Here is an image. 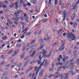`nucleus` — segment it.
Masks as SVG:
<instances>
[{
    "instance_id": "1",
    "label": "nucleus",
    "mask_w": 79,
    "mask_h": 79,
    "mask_svg": "<svg viewBox=\"0 0 79 79\" xmlns=\"http://www.w3.org/2000/svg\"><path fill=\"white\" fill-rule=\"evenodd\" d=\"M67 39L69 41L74 40H75V36L71 33H68L67 35Z\"/></svg>"
},
{
    "instance_id": "2",
    "label": "nucleus",
    "mask_w": 79,
    "mask_h": 79,
    "mask_svg": "<svg viewBox=\"0 0 79 79\" xmlns=\"http://www.w3.org/2000/svg\"><path fill=\"white\" fill-rule=\"evenodd\" d=\"M64 45H65V43H63L62 44L59 49V50H60L61 51L64 50Z\"/></svg>"
},
{
    "instance_id": "3",
    "label": "nucleus",
    "mask_w": 79,
    "mask_h": 79,
    "mask_svg": "<svg viewBox=\"0 0 79 79\" xmlns=\"http://www.w3.org/2000/svg\"><path fill=\"white\" fill-rule=\"evenodd\" d=\"M68 58H69V56H63V59L62 60L63 62L64 63L65 61H66V60H68Z\"/></svg>"
},
{
    "instance_id": "4",
    "label": "nucleus",
    "mask_w": 79,
    "mask_h": 79,
    "mask_svg": "<svg viewBox=\"0 0 79 79\" xmlns=\"http://www.w3.org/2000/svg\"><path fill=\"white\" fill-rule=\"evenodd\" d=\"M15 9H17L18 8V5L19 4V1H17L15 3Z\"/></svg>"
},
{
    "instance_id": "5",
    "label": "nucleus",
    "mask_w": 79,
    "mask_h": 79,
    "mask_svg": "<svg viewBox=\"0 0 79 79\" xmlns=\"http://www.w3.org/2000/svg\"><path fill=\"white\" fill-rule=\"evenodd\" d=\"M52 49H51V50L50 53L48 54V55L46 56V57L47 58H50V56L52 55Z\"/></svg>"
},
{
    "instance_id": "6",
    "label": "nucleus",
    "mask_w": 79,
    "mask_h": 79,
    "mask_svg": "<svg viewBox=\"0 0 79 79\" xmlns=\"http://www.w3.org/2000/svg\"><path fill=\"white\" fill-rule=\"evenodd\" d=\"M64 77L65 79H68V74H66V73H64Z\"/></svg>"
},
{
    "instance_id": "7",
    "label": "nucleus",
    "mask_w": 79,
    "mask_h": 79,
    "mask_svg": "<svg viewBox=\"0 0 79 79\" xmlns=\"http://www.w3.org/2000/svg\"><path fill=\"white\" fill-rule=\"evenodd\" d=\"M33 68H34V67L33 66H31V67H30L29 68V69H28L27 70V71L26 73H27L28 72L30 71H31V70H32V69Z\"/></svg>"
},
{
    "instance_id": "8",
    "label": "nucleus",
    "mask_w": 79,
    "mask_h": 79,
    "mask_svg": "<svg viewBox=\"0 0 79 79\" xmlns=\"http://www.w3.org/2000/svg\"><path fill=\"white\" fill-rule=\"evenodd\" d=\"M59 43L55 42L53 44V47H54L55 46H58V45H59Z\"/></svg>"
},
{
    "instance_id": "9",
    "label": "nucleus",
    "mask_w": 79,
    "mask_h": 79,
    "mask_svg": "<svg viewBox=\"0 0 79 79\" xmlns=\"http://www.w3.org/2000/svg\"><path fill=\"white\" fill-rule=\"evenodd\" d=\"M75 17H76V14H75V13H73L71 19L72 21L75 18Z\"/></svg>"
},
{
    "instance_id": "10",
    "label": "nucleus",
    "mask_w": 79,
    "mask_h": 79,
    "mask_svg": "<svg viewBox=\"0 0 79 79\" xmlns=\"http://www.w3.org/2000/svg\"><path fill=\"white\" fill-rule=\"evenodd\" d=\"M44 69H43L41 70V71L39 74V76H42V75L43 74V73H44Z\"/></svg>"
},
{
    "instance_id": "11",
    "label": "nucleus",
    "mask_w": 79,
    "mask_h": 79,
    "mask_svg": "<svg viewBox=\"0 0 79 79\" xmlns=\"http://www.w3.org/2000/svg\"><path fill=\"white\" fill-rule=\"evenodd\" d=\"M77 24L76 22H75L73 24V27L74 29H76L77 27Z\"/></svg>"
},
{
    "instance_id": "12",
    "label": "nucleus",
    "mask_w": 79,
    "mask_h": 79,
    "mask_svg": "<svg viewBox=\"0 0 79 79\" xmlns=\"http://www.w3.org/2000/svg\"><path fill=\"white\" fill-rule=\"evenodd\" d=\"M63 13L64 17H66V12L64 10L63 11Z\"/></svg>"
},
{
    "instance_id": "13",
    "label": "nucleus",
    "mask_w": 79,
    "mask_h": 79,
    "mask_svg": "<svg viewBox=\"0 0 79 79\" xmlns=\"http://www.w3.org/2000/svg\"><path fill=\"white\" fill-rule=\"evenodd\" d=\"M50 39V37H48V38H45L44 39V40H45L46 41H48Z\"/></svg>"
},
{
    "instance_id": "14",
    "label": "nucleus",
    "mask_w": 79,
    "mask_h": 79,
    "mask_svg": "<svg viewBox=\"0 0 79 79\" xmlns=\"http://www.w3.org/2000/svg\"><path fill=\"white\" fill-rule=\"evenodd\" d=\"M55 61H57L58 62H60V61H61V59L59 57H58L57 59H56L55 60Z\"/></svg>"
},
{
    "instance_id": "15",
    "label": "nucleus",
    "mask_w": 79,
    "mask_h": 79,
    "mask_svg": "<svg viewBox=\"0 0 79 79\" xmlns=\"http://www.w3.org/2000/svg\"><path fill=\"white\" fill-rule=\"evenodd\" d=\"M23 64L21 63H19L17 64L16 66L17 67H21Z\"/></svg>"
},
{
    "instance_id": "16",
    "label": "nucleus",
    "mask_w": 79,
    "mask_h": 79,
    "mask_svg": "<svg viewBox=\"0 0 79 79\" xmlns=\"http://www.w3.org/2000/svg\"><path fill=\"white\" fill-rule=\"evenodd\" d=\"M39 40H40V45H42V44L44 42V40H42V39H40Z\"/></svg>"
},
{
    "instance_id": "17",
    "label": "nucleus",
    "mask_w": 79,
    "mask_h": 79,
    "mask_svg": "<svg viewBox=\"0 0 79 79\" xmlns=\"http://www.w3.org/2000/svg\"><path fill=\"white\" fill-rule=\"evenodd\" d=\"M16 11L18 15H19V14L21 13V12H23L22 10H18V11L16 10Z\"/></svg>"
},
{
    "instance_id": "18",
    "label": "nucleus",
    "mask_w": 79,
    "mask_h": 79,
    "mask_svg": "<svg viewBox=\"0 0 79 79\" xmlns=\"http://www.w3.org/2000/svg\"><path fill=\"white\" fill-rule=\"evenodd\" d=\"M18 1H19V2L20 3H22V4H24L25 3L24 2V1H23V0H17Z\"/></svg>"
},
{
    "instance_id": "19",
    "label": "nucleus",
    "mask_w": 79,
    "mask_h": 79,
    "mask_svg": "<svg viewBox=\"0 0 79 79\" xmlns=\"http://www.w3.org/2000/svg\"><path fill=\"white\" fill-rule=\"evenodd\" d=\"M48 21V19H45L43 20V23H46L47 21Z\"/></svg>"
},
{
    "instance_id": "20",
    "label": "nucleus",
    "mask_w": 79,
    "mask_h": 79,
    "mask_svg": "<svg viewBox=\"0 0 79 79\" xmlns=\"http://www.w3.org/2000/svg\"><path fill=\"white\" fill-rule=\"evenodd\" d=\"M14 15H14V16H15V17H18V16H19L18 13L16 12L14 13Z\"/></svg>"
},
{
    "instance_id": "21",
    "label": "nucleus",
    "mask_w": 79,
    "mask_h": 79,
    "mask_svg": "<svg viewBox=\"0 0 79 79\" xmlns=\"http://www.w3.org/2000/svg\"><path fill=\"white\" fill-rule=\"evenodd\" d=\"M13 52V50H11L8 52L7 54L8 55H10V54H11V53H12V52Z\"/></svg>"
},
{
    "instance_id": "22",
    "label": "nucleus",
    "mask_w": 79,
    "mask_h": 79,
    "mask_svg": "<svg viewBox=\"0 0 79 79\" xmlns=\"http://www.w3.org/2000/svg\"><path fill=\"white\" fill-rule=\"evenodd\" d=\"M62 31H63V29H59L58 31V35H59V34H60V32H61Z\"/></svg>"
},
{
    "instance_id": "23",
    "label": "nucleus",
    "mask_w": 79,
    "mask_h": 79,
    "mask_svg": "<svg viewBox=\"0 0 79 79\" xmlns=\"http://www.w3.org/2000/svg\"><path fill=\"white\" fill-rule=\"evenodd\" d=\"M77 7V4H75V5L74 6L73 8L72 9V10H74V9H76V8Z\"/></svg>"
},
{
    "instance_id": "24",
    "label": "nucleus",
    "mask_w": 79,
    "mask_h": 79,
    "mask_svg": "<svg viewBox=\"0 0 79 79\" xmlns=\"http://www.w3.org/2000/svg\"><path fill=\"white\" fill-rule=\"evenodd\" d=\"M42 52H43V53H47V51H45L44 49L42 50Z\"/></svg>"
},
{
    "instance_id": "25",
    "label": "nucleus",
    "mask_w": 79,
    "mask_h": 79,
    "mask_svg": "<svg viewBox=\"0 0 79 79\" xmlns=\"http://www.w3.org/2000/svg\"><path fill=\"white\" fill-rule=\"evenodd\" d=\"M27 3L26 4V5H27V6H31V4L29 2H27Z\"/></svg>"
},
{
    "instance_id": "26",
    "label": "nucleus",
    "mask_w": 79,
    "mask_h": 79,
    "mask_svg": "<svg viewBox=\"0 0 79 79\" xmlns=\"http://www.w3.org/2000/svg\"><path fill=\"white\" fill-rule=\"evenodd\" d=\"M6 39H7V37H6V36H4L3 37H2L3 40H6Z\"/></svg>"
},
{
    "instance_id": "27",
    "label": "nucleus",
    "mask_w": 79,
    "mask_h": 79,
    "mask_svg": "<svg viewBox=\"0 0 79 79\" xmlns=\"http://www.w3.org/2000/svg\"><path fill=\"white\" fill-rule=\"evenodd\" d=\"M68 6H69V3H67L66 4V9H68Z\"/></svg>"
},
{
    "instance_id": "28",
    "label": "nucleus",
    "mask_w": 79,
    "mask_h": 79,
    "mask_svg": "<svg viewBox=\"0 0 79 79\" xmlns=\"http://www.w3.org/2000/svg\"><path fill=\"white\" fill-rule=\"evenodd\" d=\"M31 34V32H29L28 33H27L26 34V36H27L28 35H30V34Z\"/></svg>"
},
{
    "instance_id": "29",
    "label": "nucleus",
    "mask_w": 79,
    "mask_h": 79,
    "mask_svg": "<svg viewBox=\"0 0 79 79\" xmlns=\"http://www.w3.org/2000/svg\"><path fill=\"white\" fill-rule=\"evenodd\" d=\"M6 74H7V73H6V72H5L2 75V76L3 77L5 76L6 75Z\"/></svg>"
},
{
    "instance_id": "30",
    "label": "nucleus",
    "mask_w": 79,
    "mask_h": 79,
    "mask_svg": "<svg viewBox=\"0 0 79 79\" xmlns=\"http://www.w3.org/2000/svg\"><path fill=\"white\" fill-rule=\"evenodd\" d=\"M43 65H45V60H44L42 63L40 64V66H43Z\"/></svg>"
},
{
    "instance_id": "31",
    "label": "nucleus",
    "mask_w": 79,
    "mask_h": 79,
    "mask_svg": "<svg viewBox=\"0 0 79 79\" xmlns=\"http://www.w3.org/2000/svg\"><path fill=\"white\" fill-rule=\"evenodd\" d=\"M44 44H43L41 45L40 47V49H42V48H44Z\"/></svg>"
},
{
    "instance_id": "32",
    "label": "nucleus",
    "mask_w": 79,
    "mask_h": 79,
    "mask_svg": "<svg viewBox=\"0 0 79 79\" xmlns=\"http://www.w3.org/2000/svg\"><path fill=\"white\" fill-rule=\"evenodd\" d=\"M53 70H54V69L53 68H50L49 69V71L51 72H52V71H53Z\"/></svg>"
},
{
    "instance_id": "33",
    "label": "nucleus",
    "mask_w": 79,
    "mask_h": 79,
    "mask_svg": "<svg viewBox=\"0 0 79 79\" xmlns=\"http://www.w3.org/2000/svg\"><path fill=\"white\" fill-rule=\"evenodd\" d=\"M35 42V40H33L31 43L30 44L31 45H32V44H33L34 43V42Z\"/></svg>"
},
{
    "instance_id": "34",
    "label": "nucleus",
    "mask_w": 79,
    "mask_h": 79,
    "mask_svg": "<svg viewBox=\"0 0 79 79\" xmlns=\"http://www.w3.org/2000/svg\"><path fill=\"white\" fill-rule=\"evenodd\" d=\"M19 50H16L15 52V54H16L18 52H19Z\"/></svg>"
},
{
    "instance_id": "35",
    "label": "nucleus",
    "mask_w": 79,
    "mask_h": 79,
    "mask_svg": "<svg viewBox=\"0 0 79 79\" xmlns=\"http://www.w3.org/2000/svg\"><path fill=\"white\" fill-rule=\"evenodd\" d=\"M4 64H5V62L4 61L0 64V65H4Z\"/></svg>"
},
{
    "instance_id": "36",
    "label": "nucleus",
    "mask_w": 79,
    "mask_h": 79,
    "mask_svg": "<svg viewBox=\"0 0 79 79\" xmlns=\"http://www.w3.org/2000/svg\"><path fill=\"white\" fill-rule=\"evenodd\" d=\"M42 57L41 56V55H40L39 56V58L40 60H42Z\"/></svg>"
},
{
    "instance_id": "37",
    "label": "nucleus",
    "mask_w": 79,
    "mask_h": 79,
    "mask_svg": "<svg viewBox=\"0 0 79 79\" xmlns=\"http://www.w3.org/2000/svg\"><path fill=\"white\" fill-rule=\"evenodd\" d=\"M33 55L32 54H30V55L28 56L29 58H32V57H33Z\"/></svg>"
},
{
    "instance_id": "38",
    "label": "nucleus",
    "mask_w": 79,
    "mask_h": 79,
    "mask_svg": "<svg viewBox=\"0 0 79 79\" xmlns=\"http://www.w3.org/2000/svg\"><path fill=\"white\" fill-rule=\"evenodd\" d=\"M37 63L38 64H40V63H41V62L39 60H38Z\"/></svg>"
},
{
    "instance_id": "39",
    "label": "nucleus",
    "mask_w": 79,
    "mask_h": 79,
    "mask_svg": "<svg viewBox=\"0 0 79 79\" xmlns=\"http://www.w3.org/2000/svg\"><path fill=\"white\" fill-rule=\"evenodd\" d=\"M74 49V50H76V49H77V50L79 49V48H78L77 46H75Z\"/></svg>"
},
{
    "instance_id": "40",
    "label": "nucleus",
    "mask_w": 79,
    "mask_h": 79,
    "mask_svg": "<svg viewBox=\"0 0 79 79\" xmlns=\"http://www.w3.org/2000/svg\"><path fill=\"white\" fill-rule=\"evenodd\" d=\"M48 64V62L44 60V65H46V66H47Z\"/></svg>"
},
{
    "instance_id": "41",
    "label": "nucleus",
    "mask_w": 79,
    "mask_h": 79,
    "mask_svg": "<svg viewBox=\"0 0 79 79\" xmlns=\"http://www.w3.org/2000/svg\"><path fill=\"white\" fill-rule=\"evenodd\" d=\"M21 23L22 25H26V23H24V22H22Z\"/></svg>"
},
{
    "instance_id": "42",
    "label": "nucleus",
    "mask_w": 79,
    "mask_h": 79,
    "mask_svg": "<svg viewBox=\"0 0 79 79\" xmlns=\"http://www.w3.org/2000/svg\"><path fill=\"white\" fill-rule=\"evenodd\" d=\"M29 62V61L28 60L25 62V64H27V63H28Z\"/></svg>"
},
{
    "instance_id": "43",
    "label": "nucleus",
    "mask_w": 79,
    "mask_h": 79,
    "mask_svg": "<svg viewBox=\"0 0 79 79\" xmlns=\"http://www.w3.org/2000/svg\"><path fill=\"white\" fill-rule=\"evenodd\" d=\"M64 4H63L61 6V9H63V7H64Z\"/></svg>"
},
{
    "instance_id": "44",
    "label": "nucleus",
    "mask_w": 79,
    "mask_h": 79,
    "mask_svg": "<svg viewBox=\"0 0 79 79\" xmlns=\"http://www.w3.org/2000/svg\"><path fill=\"white\" fill-rule=\"evenodd\" d=\"M73 61H74V60L71 59L70 60H68V61H69V63H71V62H72Z\"/></svg>"
},
{
    "instance_id": "45",
    "label": "nucleus",
    "mask_w": 79,
    "mask_h": 79,
    "mask_svg": "<svg viewBox=\"0 0 79 79\" xmlns=\"http://www.w3.org/2000/svg\"><path fill=\"white\" fill-rule=\"evenodd\" d=\"M19 17H16L15 18V20L16 21H18L19 20Z\"/></svg>"
},
{
    "instance_id": "46",
    "label": "nucleus",
    "mask_w": 79,
    "mask_h": 79,
    "mask_svg": "<svg viewBox=\"0 0 79 79\" xmlns=\"http://www.w3.org/2000/svg\"><path fill=\"white\" fill-rule=\"evenodd\" d=\"M52 0H49L48 1V4L49 5H50L52 3Z\"/></svg>"
},
{
    "instance_id": "47",
    "label": "nucleus",
    "mask_w": 79,
    "mask_h": 79,
    "mask_svg": "<svg viewBox=\"0 0 79 79\" xmlns=\"http://www.w3.org/2000/svg\"><path fill=\"white\" fill-rule=\"evenodd\" d=\"M58 3V0H55V4H56L57 5V3Z\"/></svg>"
},
{
    "instance_id": "48",
    "label": "nucleus",
    "mask_w": 79,
    "mask_h": 79,
    "mask_svg": "<svg viewBox=\"0 0 79 79\" xmlns=\"http://www.w3.org/2000/svg\"><path fill=\"white\" fill-rule=\"evenodd\" d=\"M62 67H63L62 66H60L58 67V69L60 70V69H61V68H62Z\"/></svg>"
},
{
    "instance_id": "49",
    "label": "nucleus",
    "mask_w": 79,
    "mask_h": 79,
    "mask_svg": "<svg viewBox=\"0 0 79 79\" xmlns=\"http://www.w3.org/2000/svg\"><path fill=\"white\" fill-rule=\"evenodd\" d=\"M35 44H33L31 46V48H33V47H35Z\"/></svg>"
},
{
    "instance_id": "50",
    "label": "nucleus",
    "mask_w": 79,
    "mask_h": 79,
    "mask_svg": "<svg viewBox=\"0 0 79 79\" xmlns=\"http://www.w3.org/2000/svg\"><path fill=\"white\" fill-rule=\"evenodd\" d=\"M28 77H32V74H30L28 75Z\"/></svg>"
},
{
    "instance_id": "51",
    "label": "nucleus",
    "mask_w": 79,
    "mask_h": 79,
    "mask_svg": "<svg viewBox=\"0 0 79 79\" xmlns=\"http://www.w3.org/2000/svg\"><path fill=\"white\" fill-rule=\"evenodd\" d=\"M24 74V72H22L20 74V76H22V75H23V74Z\"/></svg>"
},
{
    "instance_id": "52",
    "label": "nucleus",
    "mask_w": 79,
    "mask_h": 79,
    "mask_svg": "<svg viewBox=\"0 0 79 79\" xmlns=\"http://www.w3.org/2000/svg\"><path fill=\"white\" fill-rule=\"evenodd\" d=\"M71 51H69L67 53V54L68 55H69V54H71Z\"/></svg>"
},
{
    "instance_id": "53",
    "label": "nucleus",
    "mask_w": 79,
    "mask_h": 79,
    "mask_svg": "<svg viewBox=\"0 0 79 79\" xmlns=\"http://www.w3.org/2000/svg\"><path fill=\"white\" fill-rule=\"evenodd\" d=\"M25 21H27V20H28V17H25Z\"/></svg>"
},
{
    "instance_id": "54",
    "label": "nucleus",
    "mask_w": 79,
    "mask_h": 79,
    "mask_svg": "<svg viewBox=\"0 0 79 79\" xmlns=\"http://www.w3.org/2000/svg\"><path fill=\"white\" fill-rule=\"evenodd\" d=\"M66 68H67V67H66V66H64L63 67V69H66Z\"/></svg>"
},
{
    "instance_id": "55",
    "label": "nucleus",
    "mask_w": 79,
    "mask_h": 79,
    "mask_svg": "<svg viewBox=\"0 0 79 79\" xmlns=\"http://www.w3.org/2000/svg\"><path fill=\"white\" fill-rule=\"evenodd\" d=\"M24 35H22V36L20 37L21 39H23V38H24Z\"/></svg>"
},
{
    "instance_id": "56",
    "label": "nucleus",
    "mask_w": 79,
    "mask_h": 79,
    "mask_svg": "<svg viewBox=\"0 0 79 79\" xmlns=\"http://www.w3.org/2000/svg\"><path fill=\"white\" fill-rule=\"evenodd\" d=\"M35 11L36 12V13H39V10L37 9H35Z\"/></svg>"
},
{
    "instance_id": "57",
    "label": "nucleus",
    "mask_w": 79,
    "mask_h": 79,
    "mask_svg": "<svg viewBox=\"0 0 79 79\" xmlns=\"http://www.w3.org/2000/svg\"><path fill=\"white\" fill-rule=\"evenodd\" d=\"M24 57V55H22L21 56H20V58H23Z\"/></svg>"
},
{
    "instance_id": "58",
    "label": "nucleus",
    "mask_w": 79,
    "mask_h": 79,
    "mask_svg": "<svg viewBox=\"0 0 79 79\" xmlns=\"http://www.w3.org/2000/svg\"><path fill=\"white\" fill-rule=\"evenodd\" d=\"M26 50V47H24L23 48V51H24Z\"/></svg>"
},
{
    "instance_id": "59",
    "label": "nucleus",
    "mask_w": 79,
    "mask_h": 79,
    "mask_svg": "<svg viewBox=\"0 0 79 79\" xmlns=\"http://www.w3.org/2000/svg\"><path fill=\"white\" fill-rule=\"evenodd\" d=\"M41 66H40H40H39V67H38V69H39V70H40V69H41Z\"/></svg>"
},
{
    "instance_id": "60",
    "label": "nucleus",
    "mask_w": 79,
    "mask_h": 79,
    "mask_svg": "<svg viewBox=\"0 0 79 79\" xmlns=\"http://www.w3.org/2000/svg\"><path fill=\"white\" fill-rule=\"evenodd\" d=\"M79 3V0H78L77 1V2H76V4L77 5V4H78V3Z\"/></svg>"
},
{
    "instance_id": "61",
    "label": "nucleus",
    "mask_w": 79,
    "mask_h": 79,
    "mask_svg": "<svg viewBox=\"0 0 79 79\" xmlns=\"http://www.w3.org/2000/svg\"><path fill=\"white\" fill-rule=\"evenodd\" d=\"M2 7L3 8H6V6L4 5L2 6Z\"/></svg>"
},
{
    "instance_id": "62",
    "label": "nucleus",
    "mask_w": 79,
    "mask_h": 79,
    "mask_svg": "<svg viewBox=\"0 0 79 79\" xmlns=\"http://www.w3.org/2000/svg\"><path fill=\"white\" fill-rule=\"evenodd\" d=\"M77 52V50H75L74 51H73V53H76Z\"/></svg>"
},
{
    "instance_id": "63",
    "label": "nucleus",
    "mask_w": 79,
    "mask_h": 79,
    "mask_svg": "<svg viewBox=\"0 0 79 79\" xmlns=\"http://www.w3.org/2000/svg\"><path fill=\"white\" fill-rule=\"evenodd\" d=\"M44 17H45V18H47V14H44Z\"/></svg>"
},
{
    "instance_id": "64",
    "label": "nucleus",
    "mask_w": 79,
    "mask_h": 79,
    "mask_svg": "<svg viewBox=\"0 0 79 79\" xmlns=\"http://www.w3.org/2000/svg\"><path fill=\"white\" fill-rule=\"evenodd\" d=\"M17 42H21V40H19L17 41Z\"/></svg>"
}]
</instances>
